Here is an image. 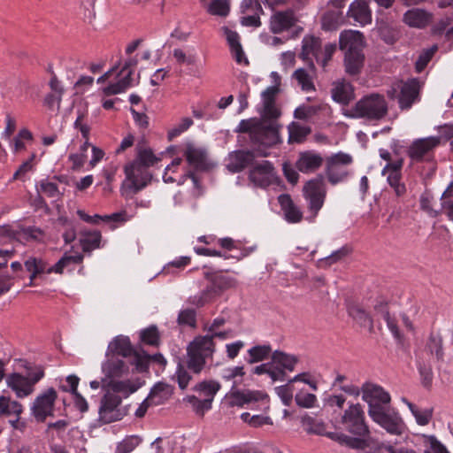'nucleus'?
I'll list each match as a JSON object with an SVG mask.
<instances>
[{"instance_id": "nucleus-52", "label": "nucleus", "mask_w": 453, "mask_h": 453, "mask_svg": "<svg viewBox=\"0 0 453 453\" xmlns=\"http://www.w3.org/2000/svg\"><path fill=\"white\" fill-rule=\"evenodd\" d=\"M58 225L65 227V231L62 234L65 243H70L76 238V227L72 220L67 218L58 217Z\"/></svg>"}, {"instance_id": "nucleus-63", "label": "nucleus", "mask_w": 453, "mask_h": 453, "mask_svg": "<svg viewBox=\"0 0 453 453\" xmlns=\"http://www.w3.org/2000/svg\"><path fill=\"white\" fill-rule=\"evenodd\" d=\"M175 377L180 388L185 389L188 387L189 380H191L190 374L187 372L184 365L179 362Z\"/></svg>"}, {"instance_id": "nucleus-58", "label": "nucleus", "mask_w": 453, "mask_h": 453, "mask_svg": "<svg viewBox=\"0 0 453 453\" xmlns=\"http://www.w3.org/2000/svg\"><path fill=\"white\" fill-rule=\"evenodd\" d=\"M275 391L285 406L291 404L293 400V387L289 381L285 385L275 388Z\"/></svg>"}, {"instance_id": "nucleus-47", "label": "nucleus", "mask_w": 453, "mask_h": 453, "mask_svg": "<svg viewBox=\"0 0 453 453\" xmlns=\"http://www.w3.org/2000/svg\"><path fill=\"white\" fill-rule=\"evenodd\" d=\"M140 339L142 342L150 346H158L160 334L156 326H150L141 331Z\"/></svg>"}, {"instance_id": "nucleus-53", "label": "nucleus", "mask_w": 453, "mask_h": 453, "mask_svg": "<svg viewBox=\"0 0 453 453\" xmlns=\"http://www.w3.org/2000/svg\"><path fill=\"white\" fill-rule=\"evenodd\" d=\"M320 110L319 106L316 105H301L297 107L294 111V117L301 120H308L311 117L315 116Z\"/></svg>"}, {"instance_id": "nucleus-46", "label": "nucleus", "mask_w": 453, "mask_h": 453, "mask_svg": "<svg viewBox=\"0 0 453 453\" xmlns=\"http://www.w3.org/2000/svg\"><path fill=\"white\" fill-rule=\"evenodd\" d=\"M126 369V365L123 360H109L103 365V370L110 378L120 377Z\"/></svg>"}, {"instance_id": "nucleus-22", "label": "nucleus", "mask_w": 453, "mask_h": 453, "mask_svg": "<svg viewBox=\"0 0 453 453\" xmlns=\"http://www.w3.org/2000/svg\"><path fill=\"white\" fill-rule=\"evenodd\" d=\"M349 317L360 326L368 330L370 334L374 333V319L364 307L357 303H349L347 306Z\"/></svg>"}, {"instance_id": "nucleus-11", "label": "nucleus", "mask_w": 453, "mask_h": 453, "mask_svg": "<svg viewBox=\"0 0 453 453\" xmlns=\"http://www.w3.org/2000/svg\"><path fill=\"white\" fill-rule=\"evenodd\" d=\"M353 162V158L349 154L338 152L326 159L325 173L327 180L332 185H336L344 181L349 172L347 166Z\"/></svg>"}, {"instance_id": "nucleus-26", "label": "nucleus", "mask_w": 453, "mask_h": 453, "mask_svg": "<svg viewBox=\"0 0 453 453\" xmlns=\"http://www.w3.org/2000/svg\"><path fill=\"white\" fill-rule=\"evenodd\" d=\"M365 57L364 52L345 53L343 65L345 72L349 76H358L364 68Z\"/></svg>"}, {"instance_id": "nucleus-59", "label": "nucleus", "mask_w": 453, "mask_h": 453, "mask_svg": "<svg viewBox=\"0 0 453 453\" xmlns=\"http://www.w3.org/2000/svg\"><path fill=\"white\" fill-rule=\"evenodd\" d=\"M437 45H433L431 48L424 50L416 61V70L421 72L429 63L434 54L437 51Z\"/></svg>"}, {"instance_id": "nucleus-28", "label": "nucleus", "mask_w": 453, "mask_h": 453, "mask_svg": "<svg viewBox=\"0 0 453 453\" xmlns=\"http://www.w3.org/2000/svg\"><path fill=\"white\" fill-rule=\"evenodd\" d=\"M184 156L188 163L193 166L195 170H207L206 152L203 150L196 148L191 143H188Z\"/></svg>"}, {"instance_id": "nucleus-7", "label": "nucleus", "mask_w": 453, "mask_h": 453, "mask_svg": "<svg viewBox=\"0 0 453 453\" xmlns=\"http://www.w3.org/2000/svg\"><path fill=\"white\" fill-rule=\"evenodd\" d=\"M279 92L278 86H270L262 92L263 109L260 111L261 118L258 119V121H263L265 127L273 126L275 127L277 143L280 142V128L281 127V125L278 123L281 111L275 104V98Z\"/></svg>"}, {"instance_id": "nucleus-27", "label": "nucleus", "mask_w": 453, "mask_h": 453, "mask_svg": "<svg viewBox=\"0 0 453 453\" xmlns=\"http://www.w3.org/2000/svg\"><path fill=\"white\" fill-rule=\"evenodd\" d=\"M278 202L284 211L285 219L290 223H297L302 220L303 213L294 203L290 195L281 194L278 197Z\"/></svg>"}, {"instance_id": "nucleus-23", "label": "nucleus", "mask_w": 453, "mask_h": 453, "mask_svg": "<svg viewBox=\"0 0 453 453\" xmlns=\"http://www.w3.org/2000/svg\"><path fill=\"white\" fill-rule=\"evenodd\" d=\"M297 19L292 10L285 12H276L270 20V29L273 34H280L284 30H288L293 27Z\"/></svg>"}, {"instance_id": "nucleus-34", "label": "nucleus", "mask_w": 453, "mask_h": 453, "mask_svg": "<svg viewBox=\"0 0 453 453\" xmlns=\"http://www.w3.org/2000/svg\"><path fill=\"white\" fill-rule=\"evenodd\" d=\"M25 267L27 272L31 273L30 276V283L33 284L34 279L41 273H52L57 272V264L48 266V265L42 259H37L35 257H29L25 261Z\"/></svg>"}, {"instance_id": "nucleus-4", "label": "nucleus", "mask_w": 453, "mask_h": 453, "mask_svg": "<svg viewBox=\"0 0 453 453\" xmlns=\"http://www.w3.org/2000/svg\"><path fill=\"white\" fill-rule=\"evenodd\" d=\"M388 112V103L384 96L372 93L358 100L349 113L345 115L354 119H365L370 121H379Z\"/></svg>"}, {"instance_id": "nucleus-10", "label": "nucleus", "mask_w": 453, "mask_h": 453, "mask_svg": "<svg viewBox=\"0 0 453 453\" xmlns=\"http://www.w3.org/2000/svg\"><path fill=\"white\" fill-rule=\"evenodd\" d=\"M148 168L149 167L139 164L135 160L126 165L124 167V173L128 183H123L125 191H128L132 194H137L147 187L153 177Z\"/></svg>"}, {"instance_id": "nucleus-25", "label": "nucleus", "mask_w": 453, "mask_h": 453, "mask_svg": "<svg viewBox=\"0 0 453 453\" xmlns=\"http://www.w3.org/2000/svg\"><path fill=\"white\" fill-rule=\"evenodd\" d=\"M235 383L232 387L231 397L233 398V405L242 406L245 403L257 402L259 400L267 399V394L261 391L238 390L235 389Z\"/></svg>"}, {"instance_id": "nucleus-20", "label": "nucleus", "mask_w": 453, "mask_h": 453, "mask_svg": "<svg viewBox=\"0 0 453 453\" xmlns=\"http://www.w3.org/2000/svg\"><path fill=\"white\" fill-rule=\"evenodd\" d=\"M440 137L430 136L415 140L408 150L409 157L414 161H421L431 150L440 144Z\"/></svg>"}, {"instance_id": "nucleus-38", "label": "nucleus", "mask_w": 453, "mask_h": 453, "mask_svg": "<svg viewBox=\"0 0 453 453\" xmlns=\"http://www.w3.org/2000/svg\"><path fill=\"white\" fill-rule=\"evenodd\" d=\"M81 234L80 243L84 252H90L99 248L102 238L99 231H82Z\"/></svg>"}, {"instance_id": "nucleus-61", "label": "nucleus", "mask_w": 453, "mask_h": 453, "mask_svg": "<svg viewBox=\"0 0 453 453\" xmlns=\"http://www.w3.org/2000/svg\"><path fill=\"white\" fill-rule=\"evenodd\" d=\"M296 403L303 408H311L314 406L317 397L311 393L299 392L295 396Z\"/></svg>"}, {"instance_id": "nucleus-31", "label": "nucleus", "mask_w": 453, "mask_h": 453, "mask_svg": "<svg viewBox=\"0 0 453 453\" xmlns=\"http://www.w3.org/2000/svg\"><path fill=\"white\" fill-rule=\"evenodd\" d=\"M332 97L343 105L349 104L354 99L353 86L346 81L336 82L332 89Z\"/></svg>"}, {"instance_id": "nucleus-6", "label": "nucleus", "mask_w": 453, "mask_h": 453, "mask_svg": "<svg viewBox=\"0 0 453 453\" xmlns=\"http://www.w3.org/2000/svg\"><path fill=\"white\" fill-rule=\"evenodd\" d=\"M235 131L243 134L249 133L252 141L265 146L277 144L275 127L273 126L265 127L263 121H258L257 119H242Z\"/></svg>"}, {"instance_id": "nucleus-39", "label": "nucleus", "mask_w": 453, "mask_h": 453, "mask_svg": "<svg viewBox=\"0 0 453 453\" xmlns=\"http://www.w3.org/2000/svg\"><path fill=\"white\" fill-rule=\"evenodd\" d=\"M171 393L172 390L169 385L158 382L151 388L148 396L152 399L154 405H159L169 398Z\"/></svg>"}, {"instance_id": "nucleus-33", "label": "nucleus", "mask_w": 453, "mask_h": 453, "mask_svg": "<svg viewBox=\"0 0 453 453\" xmlns=\"http://www.w3.org/2000/svg\"><path fill=\"white\" fill-rule=\"evenodd\" d=\"M431 15L421 9L407 11L403 16V21L410 27L423 28L430 21Z\"/></svg>"}, {"instance_id": "nucleus-45", "label": "nucleus", "mask_w": 453, "mask_h": 453, "mask_svg": "<svg viewBox=\"0 0 453 453\" xmlns=\"http://www.w3.org/2000/svg\"><path fill=\"white\" fill-rule=\"evenodd\" d=\"M195 391L203 393L205 396L204 399H211L213 402L214 396L220 389V384L214 380H203L196 384L194 388Z\"/></svg>"}, {"instance_id": "nucleus-16", "label": "nucleus", "mask_w": 453, "mask_h": 453, "mask_svg": "<svg viewBox=\"0 0 453 453\" xmlns=\"http://www.w3.org/2000/svg\"><path fill=\"white\" fill-rule=\"evenodd\" d=\"M0 236L14 239L19 242L30 240L42 241L44 233L35 226L21 227L4 225L0 226Z\"/></svg>"}, {"instance_id": "nucleus-9", "label": "nucleus", "mask_w": 453, "mask_h": 453, "mask_svg": "<svg viewBox=\"0 0 453 453\" xmlns=\"http://www.w3.org/2000/svg\"><path fill=\"white\" fill-rule=\"evenodd\" d=\"M303 194L308 202V208L313 217L317 216L319 210L323 207L326 196V186L323 174H318L316 177L306 181L303 187Z\"/></svg>"}, {"instance_id": "nucleus-43", "label": "nucleus", "mask_w": 453, "mask_h": 453, "mask_svg": "<svg viewBox=\"0 0 453 453\" xmlns=\"http://www.w3.org/2000/svg\"><path fill=\"white\" fill-rule=\"evenodd\" d=\"M23 411V406L17 401H12L9 397L0 396V413L6 415H19Z\"/></svg>"}, {"instance_id": "nucleus-44", "label": "nucleus", "mask_w": 453, "mask_h": 453, "mask_svg": "<svg viewBox=\"0 0 453 453\" xmlns=\"http://www.w3.org/2000/svg\"><path fill=\"white\" fill-rule=\"evenodd\" d=\"M289 142H302L306 136L311 134V129L310 127L302 126L299 123L292 122L288 127Z\"/></svg>"}, {"instance_id": "nucleus-41", "label": "nucleus", "mask_w": 453, "mask_h": 453, "mask_svg": "<svg viewBox=\"0 0 453 453\" xmlns=\"http://www.w3.org/2000/svg\"><path fill=\"white\" fill-rule=\"evenodd\" d=\"M342 18V12L339 10L326 12L321 18L322 28L326 31L336 29Z\"/></svg>"}, {"instance_id": "nucleus-51", "label": "nucleus", "mask_w": 453, "mask_h": 453, "mask_svg": "<svg viewBox=\"0 0 453 453\" xmlns=\"http://www.w3.org/2000/svg\"><path fill=\"white\" fill-rule=\"evenodd\" d=\"M207 11L211 15L226 17L230 11L229 2L228 0H212Z\"/></svg>"}, {"instance_id": "nucleus-13", "label": "nucleus", "mask_w": 453, "mask_h": 453, "mask_svg": "<svg viewBox=\"0 0 453 453\" xmlns=\"http://www.w3.org/2000/svg\"><path fill=\"white\" fill-rule=\"evenodd\" d=\"M121 397L114 393L107 392L100 401L99 420L110 424L122 419L127 413L120 408Z\"/></svg>"}, {"instance_id": "nucleus-5", "label": "nucleus", "mask_w": 453, "mask_h": 453, "mask_svg": "<svg viewBox=\"0 0 453 453\" xmlns=\"http://www.w3.org/2000/svg\"><path fill=\"white\" fill-rule=\"evenodd\" d=\"M212 337L204 335L195 338L187 348V366L194 373H200L203 369L206 358L211 357L215 350Z\"/></svg>"}, {"instance_id": "nucleus-37", "label": "nucleus", "mask_w": 453, "mask_h": 453, "mask_svg": "<svg viewBox=\"0 0 453 453\" xmlns=\"http://www.w3.org/2000/svg\"><path fill=\"white\" fill-rule=\"evenodd\" d=\"M272 362L284 371H294L296 365L299 362V358L295 355H290L280 350H275L272 353Z\"/></svg>"}, {"instance_id": "nucleus-12", "label": "nucleus", "mask_w": 453, "mask_h": 453, "mask_svg": "<svg viewBox=\"0 0 453 453\" xmlns=\"http://www.w3.org/2000/svg\"><path fill=\"white\" fill-rule=\"evenodd\" d=\"M57 392L50 388L40 393L31 403L30 411L36 422H45L54 417L56 411Z\"/></svg>"}, {"instance_id": "nucleus-56", "label": "nucleus", "mask_w": 453, "mask_h": 453, "mask_svg": "<svg viewBox=\"0 0 453 453\" xmlns=\"http://www.w3.org/2000/svg\"><path fill=\"white\" fill-rule=\"evenodd\" d=\"M294 77L301 85L303 90L311 91L315 89L311 79L305 69L299 68L296 71H295Z\"/></svg>"}, {"instance_id": "nucleus-40", "label": "nucleus", "mask_w": 453, "mask_h": 453, "mask_svg": "<svg viewBox=\"0 0 453 453\" xmlns=\"http://www.w3.org/2000/svg\"><path fill=\"white\" fill-rule=\"evenodd\" d=\"M248 353L249 358L247 362L251 365L267 359L272 353V348L269 344L256 345L250 348Z\"/></svg>"}, {"instance_id": "nucleus-14", "label": "nucleus", "mask_w": 453, "mask_h": 453, "mask_svg": "<svg viewBox=\"0 0 453 453\" xmlns=\"http://www.w3.org/2000/svg\"><path fill=\"white\" fill-rule=\"evenodd\" d=\"M43 377L42 371L39 370L27 376L19 373H12L6 379V383L12 388L16 395L19 398L31 395L34 391L35 385Z\"/></svg>"}, {"instance_id": "nucleus-60", "label": "nucleus", "mask_w": 453, "mask_h": 453, "mask_svg": "<svg viewBox=\"0 0 453 453\" xmlns=\"http://www.w3.org/2000/svg\"><path fill=\"white\" fill-rule=\"evenodd\" d=\"M351 252V249L348 246H343L340 250L334 251L331 255L327 256L321 262H324L326 265L341 261Z\"/></svg>"}, {"instance_id": "nucleus-21", "label": "nucleus", "mask_w": 453, "mask_h": 453, "mask_svg": "<svg viewBox=\"0 0 453 453\" xmlns=\"http://www.w3.org/2000/svg\"><path fill=\"white\" fill-rule=\"evenodd\" d=\"M323 162L324 159L319 153L313 150H305L298 154L295 166L303 173H312L322 166Z\"/></svg>"}, {"instance_id": "nucleus-49", "label": "nucleus", "mask_w": 453, "mask_h": 453, "mask_svg": "<svg viewBox=\"0 0 453 453\" xmlns=\"http://www.w3.org/2000/svg\"><path fill=\"white\" fill-rule=\"evenodd\" d=\"M302 424L306 426V432L318 435H326V426L323 422H316L315 419L308 415L302 418Z\"/></svg>"}, {"instance_id": "nucleus-15", "label": "nucleus", "mask_w": 453, "mask_h": 453, "mask_svg": "<svg viewBox=\"0 0 453 453\" xmlns=\"http://www.w3.org/2000/svg\"><path fill=\"white\" fill-rule=\"evenodd\" d=\"M276 172L270 161L255 164L249 173V180L257 187L266 188L276 180Z\"/></svg>"}, {"instance_id": "nucleus-3", "label": "nucleus", "mask_w": 453, "mask_h": 453, "mask_svg": "<svg viewBox=\"0 0 453 453\" xmlns=\"http://www.w3.org/2000/svg\"><path fill=\"white\" fill-rule=\"evenodd\" d=\"M204 279L209 282L207 287L198 295L188 298V303L197 307L214 301L224 292L235 288L238 281L235 278L223 274V271H208L203 273Z\"/></svg>"}, {"instance_id": "nucleus-62", "label": "nucleus", "mask_w": 453, "mask_h": 453, "mask_svg": "<svg viewBox=\"0 0 453 453\" xmlns=\"http://www.w3.org/2000/svg\"><path fill=\"white\" fill-rule=\"evenodd\" d=\"M424 438L430 445V449H426L424 453H449L447 448L434 435H424Z\"/></svg>"}, {"instance_id": "nucleus-2", "label": "nucleus", "mask_w": 453, "mask_h": 453, "mask_svg": "<svg viewBox=\"0 0 453 453\" xmlns=\"http://www.w3.org/2000/svg\"><path fill=\"white\" fill-rule=\"evenodd\" d=\"M445 349L443 338L439 332L432 331L426 342L424 349L418 355L417 365L421 378V384L426 388H430L433 383V365H436L442 380L451 382L449 373L443 369Z\"/></svg>"}, {"instance_id": "nucleus-8", "label": "nucleus", "mask_w": 453, "mask_h": 453, "mask_svg": "<svg viewBox=\"0 0 453 453\" xmlns=\"http://www.w3.org/2000/svg\"><path fill=\"white\" fill-rule=\"evenodd\" d=\"M342 423L349 434L369 441L370 430L365 422V411L360 403L349 404L348 409L344 411Z\"/></svg>"}, {"instance_id": "nucleus-64", "label": "nucleus", "mask_w": 453, "mask_h": 453, "mask_svg": "<svg viewBox=\"0 0 453 453\" xmlns=\"http://www.w3.org/2000/svg\"><path fill=\"white\" fill-rule=\"evenodd\" d=\"M192 125H193L192 119H190L188 117L183 118L179 125H177L176 127H174L173 129H171L168 132V134H167L168 139L170 141L173 140L174 137L180 135L181 133L188 130Z\"/></svg>"}, {"instance_id": "nucleus-1", "label": "nucleus", "mask_w": 453, "mask_h": 453, "mask_svg": "<svg viewBox=\"0 0 453 453\" xmlns=\"http://www.w3.org/2000/svg\"><path fill=\"white\" fill-rule=\"evenodd\" d=\"M362 399L368 405L372 420L391 435H402L405 424L398 411L391 405V396L381 386L365 382L362 385Z\"/></svg>"}, {"instance_id": "nucleus-18", "label": "nucleus", "mask_w": 453, "mask_h": 453, "mask_svg": "<svg viewBox=\"0 0 453 453\" xmlns=\"http://www.w3.org/2000/svg\"><path fill=\"white\" fill-rule=\"evenodd\" d=\"M256 158L254 151L249 150H236L228 154L226 169L232 173L242 172L253 165Z\"/></svg>"}, {"instance_id": "nucleus-35", "label": "nucleus", "mask_w": 453, "mask_h": 453, "mask_svg": "<svg viewBox=\"0 0 453 453\" xmlns=\"http://www.w3.org/2000/svg\"><path fill=\"white\" fill-rule=\"evenodd\" d=\"M108 351L125 357H130L135 350L133 349L128 337L119 335L109 343Z\"/></svg>"}, {"instance_id": "nucleus-50", "label": "nucleus", "mask_w": 453, "mask_h": 453, "mask_svg": "<svg viewBox=\"0 0 453 453\" xmlns=\"http://www.w3.org/2000/svg\"><path fill=\"white\" fill-rule=\"evenodd\" d=\"M134 160L142 165L150 167L160 161V158L155 156L151 149H138Z\"/></svg>"}, {"instance_id": "nucleus-32", "label": "nucleus", "mask_w": 453, "mask_h": 453, "mask_svg": "<svg viewBox=\"0 0 453 453\" xmlns=\"http://www.w3.org/2000/svg\"><path fill=\"white\" fill-rule=\"evenodd\" d=\"M225 35L226 36L227 42L230 46L231 51L234 57L235 61L238 64L244 63L249 64L247 58L244 56L242 47L240 43L239 35L227 27H224Z\"/></svg>"}, {"instance_id": "nucleus-57", "label": "nucleus", "mask_w": 453, "mask_h": 453, "mask_svg": "<svg viewBox=\"0 0 453 453\" xmlns=\"http://www.w3.org/2000/svg\"><path fill=\"white\" fill-rule=\"evenodd\" d=\"M177 322L180 326H196V313L193 309H185L180 311Z\"/></svg>"}, {"instance_id": "nucleus-48", "label": "nucleus", "mask_w": 453, "mask_h": 453, "mask_svg": "<svg viewBox=\"0 0 453 453\" xmlns=\"http://www.w3.org/2000/svg\"><path fill=\"white\" fill-rule=\"evenodd\" d=\"M187 401L191 404L194 411L201 417H203L204 412L211 409V398L201 400L195 395H188Z\"/></svg>"}, {"instance_id": "nucleus-54", "label": "nucleus", "mask_w": 453, "mask_h": 453, "mask_svg": "<svg viewBox=\"0 0 453 453\" xmlns=\"http://www.w3.org/2000/svg\"><path fill=\"white\" fill-rule=\"evenodd\" d=\"M130 363L134 365L135 370L138 372H145L149 370V358H147V353L143 352L142 354L134 351V353L130 357Z\"/></svg>"}, {"instance_id": "nucleus-55", "label": "nucleus", "mask_w": 453, "mask_h": 453, "mask_svg": "<svg viewBox=\"0 0 453 453\" xmlns=\"http://www.w3.org/2000/svg\"><path fill=\"white\" fill-rule=\"evenodd\" d=\"M33 138L32 133L24 128L21 129L18 135L11 142L13 152H18L25 149V141H31Z\"/></svg>"}, {"instance_id": "nucleus-17", "label": "nucleus", "mask_w": 453, "mask_h": 453, "mask_svg": "<svg viewBox=\"0 0 453 453\" xmlns=\"http://www.w3.org/2000/svg\"><path fill=\"white\" fill-rule=\"evenodd\" d=\"M420 88V82L417 78L400 81L398 104L401 110H409L412 106L419 97Z\"/></svg>"}, {"instance_id": "nucleus-42", "label": "nucleus", "mask_w": 453, "mask_h": 453, "mask_svg": "<svg viewBox=\"0 0 453 453\" xmlns=\"http://www.w3.org/2000/svg\"><path fill=\"white\" fill-rule=\"evenodd\" d=\"M36 190L39 196L38 202L42 204V196L54 197L57 195V184L49 178L43 179L36 185Z\"/></svg>"}, {"instance_id": "nucleus-19", "label": "nucleus", "mask_w": 453, "mask_h": 453, "mask_svg": "<svg viewBox=\"0 0 453 453\" xmlns=\"http://www.w3.org/2000/svg\"><path fill=\"white\" fill-rule=\"evenodd\" d=\"M339 48L345 53L364 52V35L359 31L345 30L341 33Z\"/></svg>"}, {"instance_id": "nucleus-36", "label": "nucleus", "mask_w": 453, "mask_h": 453, "mask_svg": "<svg viewBox=\"0 0 453 453\" xmlns=\"http://www.w3.org/2000/svg\"><path fill=\"white\" fill-rule=\"evenodd\" d=\"M321 48V41L314 35H306L303 39L302 51L300 58L303 60H307L310 55L314 56L319 59V54Z\"/></svg>"}, {"instance_id": "nucleus-29", "label": "nucleus", "mask_w": 453, "mask_h": 453, "mask_svg": "<svg viewBox=\"0 0 453 453\" xmlns=\"http://www.w3.org/2000/svg\"><path fill=\"white\" fill-rule=\"evenodd\" d=\"M326 436L334 441H337L341 445H345L354 449H365L370 446L367 439L351 437L343 433L328 432L326 434Z\"/></svg>"}, {"instance_id": "nucleus-24", "label": "nucleus", "mask_w": 453, "mask_h": 453, "mask_svg": "<svg viewBox=\"0 0 453 453\" xmlns=\"http://www.w3.org/2000/svg\"><path fill=\"white\" fill-rule=\"evenodd\" d=\"M347 15L362 25L372 21V12L365 0H355L349 5Z\"/></svg>"}, {"instance_id": "nucleus-30", "label": "nucleus", "mask_w": 453, "mask_h": 453, "mask_svg": "<svg viewBox=\"0 0 453 453\" xmlns=\"http://www.w3.org/2000/svg\"><path fill=\"white\" fill-rule=\"evenodd\" d=\"M374 311L376 314H380L381 318L387 323L388 328L392 333L393 336L401 342L403 339V336L398 327L397 321L395 318L392 317L389 313L388 303L380 302L374 305Z\"/></svg>"}]
</instances>
